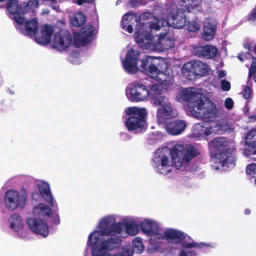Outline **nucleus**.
I'll use <instances>...</instances> for the list:
<instances>
[{
    "label": "nucleus",
    "mask_w": 256,
    "mask_h": 256,
    "mask_svg": "<svg viewBox=\"0 0 256 256\" xmlns=\"http://www.w3.org/2000/svg\"><path fill=\"white\" fill-rule=\"evenodd\" d=\"M150 101L154 105L156 106H160L169 102L166 97L162 96L161 94H152Z\"/></svg>",
    "instance_id": "nucleus-32"
},
{
    "label": "nucleus",
    "mask_w": 256,
    "mask_h": 256,
    "mask_svg": "<svg viewBox=\"0 0 256 256\" xmlns=\"http://www.w3.org/2000/svg\"><path fill=\"white\" fill-rule=\"evenodd\" d=\"M94 28L89 25L82 28L80 32H74L73 34L74 44L78 48L88 44L94 34Z\"/></svg>",
    "instance_id": "nucleus-12"
},
{
    "label": "nucleus",
    "mask_w": 256,
    "mask_h": 256,
    "mask_svg": "<svg viewBox=\"0 0 256 256\" xmlns=\"http://www.w3.org/2000/svg\"><path fill=\"white\" fill-rule=\"evenodd\" d=\"M110 224V220L108 218H102L98 224V228L100 230L97 232H98V236H110L108 234H103L102 231L110 232V229L112 228V224Z\"/></svg>",
    "instance_id": "nucleus-31"
},
{
    "label": "nucleus",
    "mask_w": 256,
    "mask_h": 256,
    "mask_svg": "<svg viewBox=\"0 0 256 256\" xmlns=\"http://www.w3.org/2000/svg\"><path fill=\"white\" fill-rule=\"evenodd\" d=\"M174 40L172 38L164 36H160L156 46L159 47L162 50L172 48L174 46Z\"/></svg>",
    "instance_id": "nucleus-28"
},
{
    "label": "nucleus",
    "mask_w": 256,
    "mask_h": 256,
    "mask_svg": "<svg viewBox=\"0 0 256 256\" xmlns=\"http://www.w3.org/2000/svg\"><path fill=\"white\" fill-rule=\"evenodd\" d=\"M26 224L30 229L34 233L44 238L47 237L48 235V226L44 220L34 218H29L26 220Z\"/></svg>",
    "instance_id": "nucleus-18"
},
{
    "label": "nucleus",
    "mask_w": 256,
    "mask_h": 256,
    "mask_svg": "<svg viewBox=\"0 0 256 256\" xmlns=\"http://www.w3.org/2000/svg\"><path fill=\"white\" fill-rule=\"evenodd\" d=\"M217 28V22L213 18H206L203 24V32L202 36L205 40H212L214 36Z\"/></svg>",
    "instance_id": "nucleus-20"
},
{
    "label": "nucleus",
    "mask_w": 256,
    "mask_h": 256,
    "mask_svg": "<svg viewBox=\"0 0 256 256\" xmlns=\"http://www.w3.org/2000/svg\"><path fill=\"white\" fill-rule=\"evenodd\" d=\"M146 110L144 108L138 107L129 108L126 110L128 118L125 124L129 132L142 130L146 124Z\"/></svg>",
    "instance_id": "nucleus-6"
},
{
    "label": "nucleus",
    "mask_w": 256,
    "mask_h": 256,
    "mask_svg": "<svg viewBox=\"0 0 256 256\" xmlns=\"http://www.w3.org/2000/svg\"><path fill=\"white\" fill-rule=\"evenodd\" d=\"M72 38L70 32L65 29L56 32L53 38L52 46L59 52L67 50L72 46Z\"/></svg>",
    "instance_id": "nucleus-9"
},
{
    "label": "nucleus",
    "mask_w": 256,
    "mask_h": 256,
    "mask_svg": "<svg viewBox=\"0 0 256 256\" xmlns=\"http://www.w3.org/2000/svg\"><path fill=\"white\" fill-rule=\"evenodd\" d=\"M124 224L122 223H114L112 224V228L110 229V232L102 231L103 234H108L110 236H116V234H120L123 230Z\"/></svg>",
    "instance_id": "nucleus-33"
},
{
    "label": "nucleus",
    "mask_w": 256,
    "mask_h": 256,
    "mask_svg": "<svg viewBox=\"0 0 256 256\" xmlns=\"http://www.w3.org/2000/svg\"><path fill=\"white\" fill-rule=\"evenodd\" d=\"M166 132L172 136H176L182 133L186 127L185 120L171 118L164 122Z\"/></svg>",
    "instance_id": "nucleus-16"
},
{
    "label": "nucleus",
    "mask_w": 256,
    "mask_h": 256,
    "mask_svg": "<svg viewBox=\"0 0 256 256\" xmlns=\"http://www.w3.org/2000/svg\"><path fill=\"white\" fill-rule=\"evenodd\" d=\"M256 74L254 78V82H256V57H252V62L249 69L248 80H250L252 76Z\"/></svg>",
    "instance_id": "nucleus-40"
},
{
    "label": "nucleus",
    "mask_w": 256,
    "mask_h": 256,
    "mask_svg": "<svg viewBox=\"0 0 256 256\" xmlns=\"http://www.w3.org/2000/svg\"><path fill=\"white\" fill-rule=\"evenodd\" d=\"M54 9L56 10V8H53Z\"/></svg>",
    "instance_id": "nucleus-63"
},
{
    "label": "nucleus",
    "mask_w": 256,
    "mask_h": 256,
    "mask_svg": "<svg viewBox=\"0 0 256 256\" xmlns=\"http://www.w3.org/2000/svg\"><path fill=\"white\" fill-rule=\"evenodd\" d=\"M142 0H129V2L132 7H136L141 4Z\"/></svg>",
    "instance_id": "nucleus-51"
},
{
    "label": "nucleus",
    "mask_w": 256,
    "mask_h": 256,
    "mask_svg": "<svg viewBox=\"0 0 256 256\" xmlns=\"http://www.w3.org/2000/svg\"><path fill=\"white\" fill-rule=\"evenodd\" d=\"M187 256H196V253L194 250H189L186 253Z\"/></svg>",
    "instance_id": "nucleus-55"
},
{
    "label": "nucleus",
    "mask_w": 256,
    "mask_h": 256,
    "mask_svg": "<svg viewBox=\"0 0 256 256\" xmlns=\"http://www.w3.org/2000/svg\"><path fill=\"white\" fill-rule=\"evenodd\" d=\"M210 130H206V136H208V135H209V134H210Z\"/></svg>",
    "instance_id": "nucleus-61"
},
{
    "label": "nucleus",
    "mask_w": 256,
    "mask_h": 256,
    "mask_svg": "<svg viewBox=\"0 0 256 256\" xmlns=\"http://www.w3.org/2000/svg\"><path fill=\"white\" fill-rule=\"evenodd\" d=\"M25 30L26 35L30 36H35L36 42L42 45H47L50 44L54 30L52 26L46 24L42 28L40 34H36L38 30V22L36 18L26 22Z\"/></svg>",
    "instance_id": "nucleus-5"
},
{
    "label": "nucleus",
    "mask_w": 256,
    "mask_h": 256,
    "mask_svg": "<svg viewBox=\"0 0 256 256\" xmlns=\"http://www.w3.org/2000/svg\"><path fill=\"white\" fill-rule=\"evenodd\" d=\"M39 191L44 199L52 207H54V200L52 194L48 183L43 182L39 185Z\"/></svg>",
    "instance_id": "nucleus-25"
},
{
    "label": "nucleus",
    "mask_w": 256,
    "mask_h": 256,
    "mask_svg": "<svg viewBox=\"0 0 256 256\" xmlns=\"http://www.w3.org/2000/svg\"><path fill=\"white\" fill-rule=\"evenodd\" d=\"M252 51L256 54V44H255V45L252 48Z\"/></svg>",
    "instance_id": "nucleus-59"
},
{
    "label": "nucleus",
    "mask_w": 256,
    "mask_h": 256,
    "mask_svg": "<svg viewBox=\"0 0 256 256\" xmlns=\"http://www.w3.org/2000/svg\"><path fill=\"white\" fill-rule=\"evenodd\" d=\"M195 54L200 58H212L215 57L218 53V49L216 46L211 45L197 46L194 48Z\"/></svg>",
    "instance_id": "nucleus-21"
},
{
    "label": "nucleus",
    "mask_w": 256,
    "mask_h": 256,
    "mask_svg": "<svg viewBox=\"0 0 256 256\" xmlns=\"http://www.w3.org/2000/svg\"><path fill=\"white\" fill-rule=\"evenodd\" d=\"M246 174L252 178H256V164H249L246 168Z\"/></svg>",
    "instance_id": "nucleus-41"
},
{
    "label": "nucleus",
    "mask_w": 256,
    "mask_h": 256,
    "mask_svg": "<svg viewBox=\"0 0 256 256\" xmlns=\"http://www.w3.org/2000/svg\"><path fill=\"white\" fill-rule=\"evenodd\" d=\"M252 90L248 86H245L242 92L243 96L245 99H248L250 97Z\"/></svg>",
    "instance_id": "nucleus-46"
},
{
    "label": "nucleus",
    "mask_w": 256,
    "mask_h": 256,
    "mask_svg": "<svg viewBox=\"0 0 256 256\" xmlns=\"http://www.w3.org/2000/svg\"><path fill=\"white\" fill-rule=\"evenodd\" d=\"M24 14H13L14 16L12 18L14 20L16 24H18L19 25H22L26 21L24 16H22Z\"/></svg>",
    "instance_id": "nucleus-44"
},
{
    "label": "nucleus",
    "mask_w": 256,
    "mask_h": 256,
    "mask_svg": "<svg viewBox=\"0 0 256 256\" xmlns=\"http://www.w3.org/2000/svg\"><path fill=\"white\" fill-rule=\"evenodd\" d=\"M149 29L150 30H155L158 31L160 29V26L158 23L152 22L149 24Z\"/></svg>",
    "instance_id": "nucleus-50"
},
{
    "label": "nucleus",
    "mask_w": 256,
    "mask_h": 256,
    "mask_svg": "<svg viewBox=\"0 0 256 256\" xmlns=\"http://www.w3.org/2000/svg\"><path fill=\"white\" fill-rule=\"evenodd\" d=\"M254 184H256V178L254 180Z\"/></svg>",
    "instance_id": "nucleus-62"
},
{
    "label": "nucleus",
    "mask_w": 256,
    "mask_h": 256,
    "mask_svg": "<svg viewBox=\"0 0 256 256\" xmlns=\"http://www.w3.org/2000/svg\"><path fill=\"white\" fill-rule=\"evenodd\" d=\"M175 110L172 106V104L169 102L160 106L157 110L156 117L158 122L160 123H163L168 118L166 117L172 116L176 115Z\"/></svg>",
    "instance_id": "nucleus-22"
},
{
    "label": "nucleus",
    "mask_w": 256,
    "mask_h": 256,
    "mask_svg": "<svg viewBox=\"0 0 256 256\" xmlns=\"http://www.w3.org/2000/svg\"><path fill=\"white\" fill-rule=\"evenodd\" d=\"M97 233V230H94L88 236V243L92 247V256H111L108 251L118 248L121 244V239L118 236H110V238L104 240L100 243V238L98 236H92Z\"/></svg>",
    "instance_id": "nucleus-2"
},
{
    "label": "nucleus",
    "mask_w": 256,
    "mask_h": 256,
    "mask_svg": "<svg viewBox=\"0 0 256 256\" xmlns=\"http://www.w3.org/2000/svg\"><path fill=\"white\" fill-rule=\"evenodd\" d=\"M168 24L176 28H181L186 26L188 20L185 15H172L168 18Z\"/></svg>",
    "instance_id": "nucleus-26"
},
{
    "label": "nucleus",
    "mask_w": 256,
    "mask_h": 256,
    "mask_svg": "<svg viewBox=\"0 0 256 256\" xmlns=\"http://www.w3.org/2000/svg\"><path fill=\"white\" fill-rule=\"evenodd\" d=\"M204 246H208V244L202 242L197 243L194 242L189 243H185L183 244V246L187 248H192L196 247L201 248Z\"/></svg>",
    "instance_id": "nucleus-42"
},
{
    "label": "nucleus",
    "mask_w": 256,
    "mask_h": 256,
    "mask_svg": "<svg viewBox=\"0 0 256 256\" xmlns=\"http://www.w3.org/2000/svg\"><path fill=\"white\" fill-rule=\"evenodd\" d=\"M187 30L190 32H196L200 30L201 24L200 20L198 18H196L187 22Z\"/></svg>",
    "instance_id": "nucleus-34"
},
{
    "label": "nucleus",
    "mask_w": 256,
    "mask_h": 256,
    "mask_svg": "<svg viewBox=\"0 0 256 256\" xmlns=\"http://www.w3.org/2000/svg\"><path fill=\"white\" fill-rule=\"evenodd\" d=\"M132 244L134 248H140V252H142L144 250V247L142 244V239L139 237H136L134 238Z\"/></svg>",
    "instance_id": "nucleus-43"
},
{
    "label": "nucleus",
    "mask_w": 256,
    "mask_h": 256,
    "mask_svg": "<svg viewBox=\"0 0 256 256\" xmlns=\"http://www.w3.org/2000/svg\"><path fill=\"white\" fill-rule=\"evenodd\" d=\"M164 70H161L158 74L156 80L162 85H170L174 82V75L170 68H168L166 63L162 64Z\"/></svg>",
    "instance_id": "nucleus-23"
},
{
    "label": "nucleus",
    "mask_w": 256,
    "mask_h": 256,
    "mask_svg": "<svg viewBox=\"0 0 256 256\" xmlns=\"http://www.w3.org/2000/svg\"><path fill=\"white\" fill-rule=\"evenodd\" d=\"M224 106L228 110L232 109L234 106L232 100L230 98H226L224 102Z\"/></svg>",
    "instance_id": "nucleus-48"
},
{
    "label": "nucleus",
    "mask_w": 256,
    "mask_h": 256,
    "mask_svg": "<svg viewBox=\"0 0 256 256\" xmlns=\"http://www.w3.org/2000/svg\"><path fill=\"white\" fill-rule=\"evenodd\" d=\"M140 226L142 232L148 235L155 234V231L158 229L157 224L150 220L141 222Z\"/></svg>",
    "instance_id": "nucleus-30"
},
{
    "label": "nucleus",
    "mask_w": 256,
    "mask_h": 256,
    "mask_svg": "<svg viewBox=\"0 0 256 256\" xmlns=\"http://www.w3.org/2000/svg\"><path fill=\"white\" fill-rule=\"evenodd\" d=\"M10 228L13 230L16 226H20L22 225V218L17 213H14L10 215Z\"/></svg>",
    "instance_id": "nucleus-36"
},
{
    "label": "nucleus",
    "mask_w": 256,
    "mask_h": 256,
    "mask_svg": "<svg viewBox=\"0 0 256 256\" xmlns=\"http://www.w3.org/2000/svg\"><path fill=\"white\" fill-rule=\"evenodd\" d=\"M146 16V14H144L140 16V18H138L131 12H128L122 16L121 27L124 30L127 31L130 34H132L133 32L132 24H134V22L132 24L130 22L134 21L136 23V26H138V28H141V26H145V24L144 22H140V18L145 19Z\"/></svg>",
    "instance_id": "nucleus-14"
},
{
    "label": "nucleus",
    "mask_w": 256,
    "mask_h": 256,
    "mask_svg": "<svg viewBox=\"0 0 256 256\" xmlns=\"http://www.w3.org/2000/svg\"><path fill=\"white\" fill-rule=\"evenodd\" d=\"M154 165L161 174H167L171 172L170 167L174 165L172 160L170 162L169 156L164 154L162 150H158L154 154Z\"/></svg>",
    "instance_id": "nucleus-11"
},
{
    "label": "nucleus",
    "mask_w": 256,
    "mask_h": 256,
    "mask_svg": "<svg viewBox=\"0 0 256 256\" xmlns=\"http://www.w3.org/2000/svg\"><path fill=\"white\" fill-rule=\"evenodd\" d=\"M182 97L188 102L190 111L197 116L212 120L220 116L223 112V108H217L213 102L207 100L194 88H185Z\"/></svg>",
    "instance_id": "nucleus-1"
},
{
    "label": "nucleus",
    "mask_w": 256,
    "mask_h": 256,
    "mask_svg": "<svg viewBox=\"0 0 256 256\" xmlns=\"http://www.w3.org/2000/svg\"><path fill=\"white\" fill-rule=\"evenodd\" d=\"M38 6L39 2L38 0H29L26 3H24L22 7L24 10V14L28 11V9L38 8Z\"/></svg>",
    "instance_id": "nucleus-39"
},
{
    "label": "nucleus",
    "mask_w": 256,
    "mask_h": 256,
    "mask_svg": "<svg viewBox=\"0 0 256 256\" xmlns=\"http://www.w3.org/2000/svg\"><path fill=\"white\" fill-rule=\"evenodd\" d=\"M199 154L198 150L192 145L188 146L185 149L182 144H177L169 149V154L178 170L188 165L191 160Z\"/></svg>",
    "instance_id": "nucleus-3"
},
{
    "label": "nucleus",
    "mask_w": 256,
    "mask_h": 256,
    "mask_svg": "<svg viewBox=\"0 0 256 256\" xmlns=\"http://www.w3.org/2000/svg\"><path fill=\"white\" fill-rule=\"evenodd\" d=\"M156 60V58L153 56H146L144 58L141 60V64L140 65L142 71L146 73L150 77L155 78L160 71L155 64L154 60Z\"/></svg>",
    "instance_id": "nucleus-15"
},
{
    "label": "nucleus",
    "mask_w": 256,
    "mask_h": 256,
    "mask_svg": "<svg viewBox=\"0 0 256 256\" xmlns=\"http://www.w3.org/2000/svg\"><path fill=\"white\" fill-rule=\"evenodd\" d=\"M248 20L253 22L256 21V7L252 10L248 16Z\"/></svg>",
    "instance_id": "nucleus-49"
},
{
    "label": "nucleus",
    "mask_w": 256,
    "mask_h": 256,
    "mask_svg": "<svg viewBox=\"0 0 256 256\" xmlns=\"http://www.w3.org/2000/svg\"><path fill=\"white\" fill-rule=\"evenodd\" d=\"M211 146L216 150L221 151L214 154L215 158L219 160L222 166H229L234 164L236 158L234 154V149L228 148V139L224 137L214 138L210 142Z\"/></svg>",
    "instance_id": "nucleus-4"
},
{
    "label": "nucleus",
    "mask_w": 256,
    "mask_h": 256,
    "mask_svg": "<svg viewBox=\"0 0 256 256\" xmlns=\"http://www.w3.org/2000/svg\"><path fill=\"white\" fill-rule=\"evenodd\" d=\"M246 142L249 146L256 147V129L251 130L247 134Z\"/></svg>",
    "instance_id": "nucleus-35"
},
{
    "label": "nucleus",
    "mask_w": 256,
    "mask_h": 256,
    "mask_svg": "<svg viewBox=\"0 0 256 256\" xmlns=\"http://www.w3.org/2000/svg\"><path fill=\"white\" fill-rule=\"evenodd\" d=\"M138 26H136L137 31L136 43L140 47L144 50H148L151 48L154 36L150 34V32L144 31V26H141L138 28Z\"/></svg>",
    "instance_id": "nucleus-19"
},
{
    "label": "nucleus",
    "mask_w": 256,
    "mask_h": 256,
    "mask_svg": "<svg viewBox=\"0 0 256 256\" xmlns=\"http://www.w3.org/2000/svg\"><path fill=\"white\" fill-rule=\"evenodd\" d=\"M6 9L12 15L24 14L22 6L20 5L18 2L16 0H8L6 3Z\"/></svg>",
    "instance_id": "nucleus-29"
},
{
    "label": "nucleus",
    "mask_w": 256,
    "mask_h": 256,
    "mask_svg": "<svg viewBox=\"0 0 256 256\" xmlns=\"http://www.w3.org/2000/svg\"><path fill=\"white\" fill-rule=\"evenodd\" d=\"M251 212V210L249 208H246L244 210V214L246 215H249Z\"/></svg>",
    "instance_id": "nucleus-58"
},
{
    "label": "nucleus",
    "mask_w": 256,
    "mask_h": 256,
    "mask_svg": "<svg viewBox=\"0 0 256 256\" xmlns=\"http://www.w3.org/2000/svg\"><path fill=\"white\" fill-rule=\"evenodd\" d=\"M167 240H174L176 244L182 242L185 238L184 234L174 229H169L164 233Z\"/></svg>",
    "instance_id": "nucleus-27"
},
{
    "label": "nucleus",
    "mask_w": 256,
    "mask_h": 256,
    "mask_svg": "<svg viewBox=\"0 0 256 256\" xmlns=\"http://www.w3.org/2000/svg\"><path fill=\"white\" fill-rule=\"evenodd\" d=\"M124 228L126 232L131 236H135L138 232L137 226L132 223L124 224Z\"/></svg>",
    "instance_id": "nucleus-38"
},
{
    "label": "nucleus",
    "mask_w": 256,
    "mask_h": 256,
    "mask_svg": "<svg viewBox=\"0 0 256 256\" xmlns=\"http://www.w3.org/2000/svg\"><path fill=\"white\" fill-rule=\"evenodd\" d=\"M178 256H187L186 252L185 251L182 250L180 252Z\"/></svg>",
    "instance_id": "nucleus-57"
},
{
    "label": "nucleus",
    "mask_w": 256,
    "mask_h": 256,
    "mask_svg": "<svg viewBox=\"0 0 256 256\" xmlns=\"http://www.w3.org/2000/svg\"><path fill=\"white\" fill-rule=\"evenodd\" d=\"M238 59L241 61V62H244V58L240 56H238Z\"/></svg>",
    "instance_id": "nucleus-60"
},
{
    "label": "nucleus",
    "mask_w": 256,
    "mask_h": 256,
    "mask_svg": "<svg viewBox=\"0 0 256 256\" xmlns=\"http://www.w3.org/2000/svg\"><path fill=\"white\" fill-rule=\"evenodd\" d=\"M244 48L245 49L248 50L249 51H252V46L251 44L249 43L246 44L244 45Z\"/></svg>",
    "instance_id": "nucleus-54"
},
{
    "label": "nucleus",
    "mask_w": 256,
    "mask_h": 256,
    "mask_svg": "<svg viewBox=\"0 0 256 256\" xmlns=\"http://www.w3.org/2000/svg\"><path fill=\"white\" fill-rule=\"evenodd\" d=\"M218 77L220 78H224L226 76V72L224 70H220L218 72Z\"/></svg>",
    "instance_id": "nucleus-56"
},
{
    "label": "nucleus",
    "mask_w": 256,
    "mask_h": 256,
    "mask_svg": "<svg viewBox=\"0 0 256 256\" xmlns=\"http://www.w3.org/2000/svg\"><path fill=\"white\" fill-rule=\"evenodd\" d=\"M26 201V196L14 190H7L4 196V202L6 208L14 211L18 208H23Z\"/></svg>",
    "instance_id": "nucleus-8"
},
{
    "label": "nucleus",
    "mask_w": 256,
    "mask_h": 256,
    "mask_svg": "<svg viewBox=\"0 0 256 256\" xmlns=\"http://www.w3.org/2000/svg\"><path fill=\"white\" fill-rule=\"evenodd\" d=\"M26 224L30 229L34 233L44 238L47 237L48 235V226L44 220L34 218H29L26 220Z\"/></svg>",
    "instance_id": "nucleus-17"
},
{
    "label": "nucleus",
    "mask_w": 256,
    "mask_h": 256,
    "mask_svg": "<svg viewBox=\"0 0 256 256\" xmlns=\"http://www.w3.org/2000/svg\"><path fill=\"white\" fill-rule=\"evenodd\" d=\"M85 21L84 16L82 13H80L72 19L71 22L74 26L79 27L84 24Z\"/></svg>",
    "instance_id": "nucleus-37"
},
{
    "label": "nucleus",
    "mask_w": 256,
    "mask_h": 256,
    "mask_svg": "<svg viewBox=\"0 0 256 256\" xmlns=\"http://www.w3.org/2000/svg\"><path fill=\"white\" fill-rule=\"evenodd\" d=\"M32 213L34 218L44 220L52 215V211L48 206L41 203L34 206Z\"/></svg>",
    "instance_id": "nucleus-24"
},
{
    "label": "nucleus",
    "mask_w": 256,
    "mask_h": 256,
    "mask_svg": "<svg viewBox=\"0 0 256 256\" xmlns=\"http://www.w3.org/2000/svg\"><path fill=\"white\" fill-rule=\"evenodd\" d=\"M60 223V219L58 216H55L53 218V224H58Z\"/></svg>",
    "instance_id": "nucleus-53"
},
{
    "label": "nucleus",
    "mask_w": 256,
    "mask_h": 256,
    "mask_svg": "<svg viewBox=\"0 0 256 256\" xmlns=\"http://www.w3.org/2000/svg\"><path fill=\"white\" fill-rule=\"evenodd\" d=\"M162 89L160 88L158 84H153L150 88L151 96L152 94H160L162 93Z\"/></svg>",
    "instance_id": "nucleus-45"
},
{
    "label": "nucleus",
    "mask_w": 256,
    "mask_h": 256,
    "mask_svg": "<svg viewBox=\"0 0 256 256\" xmlns=\"http://www.w3.org/2000/svg\"><path fill=\"white\" fill-rule=\"evenodd\" d=\"M208 66L200 60L190 61L182 67V74L188 80H191L196 76H205L209 72Z\"/></svg>",
    "instance_id": "nucleus-7"
},
{
    "label": "nucleus",
    "mask_w": 256,
    "mask_h": 256,
    "mask_svg": "<svg viewBox=\"0 0 256 256\" xmlns=\"http://www.w3.org/2000/svg\"><path fill=\"white\" fill-rule=\"evenodd\" d=\"M140 52L138 50L131 48L126 53L122 64L125 70L128 74H134L138 70L137 63L139 60Z\"/></svg>",
    "instance_id": "nucleus-13"
},
{
    "label": "nucleus",
    "mask_w": 256,
    "mask_h": 256,
    "mask_svg": "<svg viewBox=\"0 0 256 256\" xmlns=\"http://www.w3.org/2000/svg\"><path fill=\"white\" fill-rule=\"evenodd\" d=\"M129 90L130 97L128 96V92L126 93L127 96L132 102H138L147 100L150 97V92L146 86L138 82H133L130 84L127 91Z\"/></svg>",
    "instance_id": "nucleus-10"
},
{
    "label": "nucleus",
    "mask_w": 256,
    "mask_h": 256,
    "mask_svg": "<svg viewBox=\"0 0 256 256\" xmlns=\"http://www.w3.org/2000/svg\"><path fill=\"white\" fill-rule=\"evenodd\" d=\"M222 89L224 91H228L230 88V82L226 80L221 81Z\"/></svg>",
    "instance_id": "nucleus-47"
},
{
    "label": "nucleus",
    "mask_w": 256,
    "mask_h": 256,
    "mask_svg": "<svg viewBox=\"0 0 256 256\" xmlns=\"http://www.w3.org/2000/svg\"><path fill=\"white\" fill-rule=\"evenodd\" d=\"M94 0H76V3L78 5L81 6L84 2L91 3Z\"/></svg>",
    "instance_id": "nucleus-52"
}]
</instances>
